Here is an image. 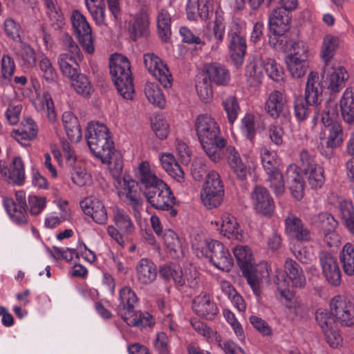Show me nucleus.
I'll list each match as a JSON object with an SVG mask.
<instances>
[{
  "label": "nucleus",
  "instance_id": "obj_1",
  "mask_svg": "<svg viewBox=\"0 0 354 354\" xmlns=\"http://www.w3.org/2000/svg\"><path fill=\"white\" fill-rule=\"evenodd\" d=\"M137 181L123 178L124 189L127 191L126 196L132 206L135 216L140 214L139 209L142 202L134 189L139 185L147 203L154 209L169 211V214L174 217L178 211L173 207L176 198L169 187L158 178L151 168L149 162L142 161L136 169Z\"/></svg>",
  "mask_w": 354,
  "mask_h": 354
},
{
  "label": "nucleus",
  "instance_id": "obj_2",
  "mask_svg": "<svg viewBox=\"0 0 354 354\" xmlns=\"http://www.w3.org/2000/svg\"><path fill=\"white\" fill-rule=\"evenodd\" d=\"M194 130L208 158L214 163L220 162L221 151L226 147L227 141L222 137L216 120L209 114H200L195 119Z\"/></svg>",
  "mask_w": 354,
  "mask_h": 354
},
{
  "label": "nucleus",
  "instance_id": "obj_3",
  "mask_svg": "<svg viewBox=\"0 0 354 354\" xmlns=\"http://www.w3.org/2000/svg\"><path fill=\"white\" fill-rule=\"evenodd\" d=\"M110 73L118 93L123 98L131 100L134 93L130 63L120 55H112L109 63Z\"/></svg>",
  "mask_w": 354,
  "mask_h": 354
},
{
  "label": "nucleus",
  "instance_id": "obj_4",
  "mask_svg": "<svg viewBox=\"0 0 354 354\" xmlns=\"http://www.w3.org/2000/svg\"><path fill=\"white\" fill-rule=\"evenodd\" d=\"M85 137L91 151L98 159L108 160L109 153L114 149L106 126L98 122L88 124Z\"/></svg>",
  "mask_w": 354,
  "mask_h": 354
},
{
  "label": "nucleus",
  "instance_id": "obj_5",
  "mask_svg": "<svg viewBox=\"0 0 354 354\" xmlns=\"http://www.w3.org/2000/svg\"><path fill=\"white\" fill-rule=\"evenodd\" d=\"M285 273L277 272L275 283L281 294L286 296L291 286L302 288L306 284V277L299 265L290 258H287L284 263Z\"/></svg>",
  "mask_w": 354,
  "mask_h": 354
},
{
  "label": "nucleus",
  "instance_id": "obj_6",
  "mask_svg": "<svg viewBox=\"0 0 354 354\" xmlns=\"http://www.w3.org/2000/svg\"><path fill=\"white\" fill-rule=\"evenodd\" d=\"M224 185L220 174L212 170L208 172L201 192L203 204L208 209L218 207L223 199Z\"/></svg>",
  "mask_w": 354,
  "mask_h": 354
},
{
  "label": "nucleus",
  "instance_id": "obj_7",
  "mask_svg": "<svg viewBox=\"0 0 354 354\" xmlns=\"http://www.w3.org/2000/svg\"><path fill=\"white\" fill-rule=\"evenodd\" d=\"M290 17L286 9L277 8L272 10L269 16V26L273 37L270 38V44L276 49L283 48V34L289 30Z\"/></svg>",
  "mask_w": 354,
  "mask_h": 354
},
{
  "label": "nucleus",
  "instance_id": "obj_8",
  "mask_svg": "<svg viewBox=\"0 0 354 354\" xmlns=\"http://www.w3.org/2000/svg\"><path fill=\"white\" fill-rule=\"evenodd\" d=\"M205 253L203 250L198 252L196 254L198 257L205 255L210 262L217 268L229 272L233 267V259L227 248L221 242L215 240L206 241L205 243Z\"/></svg>",
  "mask_w": 354,
  "mask_h": 354
},
{
  "label": "nucleus",
  "instance_id": "obj_9",
  "mask_svg": "<svg viewBox=\"0 0 354 354\" xmlns=\"http://www.w3.org/2000/svg\"><path fill=\"white\" fill-rule=\"evenodd\" d=\"M71 21L73 31L83 49L88 54L94 52L92 30L86 17L79 11L73 10Z\"/></svg>",
  "mask_w": 354,
  "mask_h": 354
},
{
  "label": "nucleus",
  "instance_id": "obj_10",
  "mask_svg": "<svg viewBox=\"0 0 354 354\" xmlns=\"http://www.w3.org/2000/svg\"><path fill=\"white\" fill-rule=\"evenodd\" d=\"M323 86L330 93H338L346 85L349 75L342 66H334L331 64H324L321 73Z\"/></svg>",
  "mask_w": 354,
  "mask_h": 354
},
{
  "label": "nucleus",
  "instance_id": "obj_11",
  "mask_svg": "<svg viewBox=\"0 0 354 354\" xmlns=\"http://www.w3.org/2000/svg\"><path fill=\"white\" fill-rule=\"evenodd\" d=\"M330 310L337 322L344 326L354 325V304L344 295H336L330 301Z\"/></svg>",
  "mask_w": 354,
  "mask_h": 354
},
{
  "label": "nucleus",
  "instance_id": "obj_12",
  "mask_svg": "<svg viewBox=\"0 0 354 354\" xmlns=\"http://www.w3.org/2000/svg\"><path fill=\"white\" fill-rule=\"evenodd\" d=\"M300 160L311 188H320L325 180L324 169L315 162L314 158L306 150L301 151Z\"/></svg>",
  "mask_w": 354,
  "mask_h": 354
},
{
  "label": "nucleus",
  "instance_id": "obj_13",
  "mask_svg": "<svg viewBox=\"0 0 354 354\" xmlns=\"http://www.w3.org/2000/svg\"><path fill=\"white\" fill-rule=\"evenodd\" d=\"M144 64L148 71L165 88L171 87L172 76L166 64L154 53L144 55Z\"/></svg>",
  "mask_w": 354,
  "mask_h": 354
},
{
  "label": "nucleus",
  "instance_id": "obj_14",
  "mask_svg": "<svg viewBox=\"0 0 354 354\" xmlns=\"http://www.w3.org/2000/svg\"><path fill=\"white\" fill-rule=\"evenodd\" d=\"M322 274L327 282L337 287L341 283V271L336 259L326 251H320L318 255Z\"/></svg>",
  "mask_w": 354,
  "mask_h": 354
},
{
  "label": "nucleus",
  "instance_id": "obj_15",
  "mask_svg": "<svg viewBox=\"0 0 354 354\" xmlns=\"http://www.w3.org/2000/svg\"><path fill=\"white\" fill-rule=\"evenodd\" d=\"M255 211L263 216H271L274 209V201L268 190L261 185L255 186L250 194Z\"/></svg>",
  "mask_w": 354,
  "mask_h": 354
},
{
  "label": "nucleus",
  "instance_id": "obj_16",
  "mask_svg": "<svg viewBox=\"0 0 354 354\" xmlns=\"http://www.w3.org/2000/svg\"><path fill=\"white\" fill-rule=\"evenodd\" d=\"M80 207L84 213L92 218L97 224L104 225L108 221L106 208L100 198L91 196L80 201Z\"/></svg>",
  "mask_w": 354,
  "mask_h": 354
},
{
  "label": "nucleus",
  "instance_id": "obj_17",
  "mask_svg": "<svg viewBox=\"0 0 354 354\" xmlns=\"http://www.w3.org/2000/svg\"><path fill=\"white\" fill-rule=\"evenodd\" d=\"M192 308L196 315L207 319H212L218 312L212 297L205 292L194 297Z\"/></svg>",
  "mask_w": 354,
  "mask_h": 354
},
{
  "label": "nucleus",
  "instance_id": "obj_18",
  "mask_svg": "<svg viewBox=\"0 0 354 354\" xmlns=\"http://www.w3.org/2000/svg\"><path fill=\"white\" fill-rule=\"evenodd\" d=\"M0 172L10 184L23 185L25 179V170L21 158L15 157L9 167L5 165L4 161H0Z\"/></svg>",
  "mask_w": 354,
  "mask_h": 354
},
{
  "label": "nucleus",
  "instance_id": "obj_19",
  "mask_svg": "<svg viewBox=\"0 0 354 354\" xmlns=\"http://www.w3.org/2000/svg\"><path fill=\"white\" fill-rule=\"evenodd\" d=\"M286 180L292 196L297 200L303 198L305 183L296 165H290L286 170Z\"/></svg>",
  "mask_w": 354,
  "mask_h": 354
},
{
  "label": "nucleus",
  "instance_id": "obj_20",
  "mask_svg": "<svg viewBox=\"0 0 354 354\" xmlns=\"http://www.w3.org/2000/svg\"><path fill=\"white\" fill-rule=\"evenodd\" d=\"M265 109L274 119L284 115L288 111V105L283 94L279 91H272L266 102Z\"/></svg>",
  "mask_w": 354,
  "mask_h": 354
},
{
  "label": "nucleus",
  "instance_id": "obj_21",
  "mask_svg": "<svg viewBox=\"0 0 354 354\" xmlns=\"http://www.w3.org/2000/svg\"><path fill=\"white\" fill-rule=\"evenodd\" d=\"M242 272L254 293L257 296H259L263 280L264 279H266L269 277L268 269L266 267H260L258 268L252 265L243 270Z\"/></svg>",
  "mask_w": 354,
  "mask_h": 354
},
{
  "label": "nucleus",
  "instance_id": "obj_22",
  "mask_svg": "<svg viewBox=\"0 0 354 354\" xmlns=\"http://www.w3.org/2000/svg\"><path fill=\"white\" fill-rule=\"evenodd\" d=\"M136 277L137 281L142 285L152 283L157 277V268L148 259H141L136 266Z\"/></svg>",
  "mask_w": 354,
  "mask_h": 354
},
{
  "label": "nucleus",
  "instance_id": "obj_23",
  "mask_svg": "<svg viewBox=\"0 0 354 354\" xmlns=\"http://www.w3.org/2000/svg\"><path fill=\"white\" fill-rule=\"evenodd\" d=\"M265 72V60L261 57H253L246 66L245 77L251 86H258L262 83Z\"/></svg>",
  "mask_w": 354,
  "mask_h": 354
},
{
  "label": "nucleus",
  "instance_id": "obj_24",
  "mask_svg": "<svg viewBox=\"0 0 354 354\" xmlns=\"http://www.w3.org/2000/svg\"><path fill=\"white\" fill-rule=\"evenodd\" d=\"M213 11V0H188L187 15L189 20H194L196 14L203 20L209 18Z\"/></svg>",
  "mask_w": 354,
  "mask_h": 354
},
{
  "label": "nucleus",
  "instance_id": "obj_25",
  "mask_svg": "<svg viewBox=\"0 0 354 354\" xmlns=\"http://www.w3.org/2000/svg\"><path fill=\"white\" fill-rule=\"evenodd\" d=\"M225 157L227 165L238 178L243 180L246 178L248 169L243 162L239 151L233 146H227L225 150Z\"/></svg>",
  "mask_w": 354,
  "mask_h": 354
},
{
  "label": "nucleus",
  "instance_id": "obj_26",
  "mask_svg": "<svg viewBox=\"0 0 354 354\" xmlns=\"http://www.w3.org/2000/svg\"><path fill=\"white\" fill-rule=\"evenodd\" d=\"M38 133L37 127L34 120L28 117L24 118L21 123V127L11 132V136L22 145L24 142L32 140L36 138Z\"/></svg>",
  "mask_w": 354,
  "mask_h": 354
},
{
  "label": "nucleus",
  "instance_id": "obj_27",
  "mask_svg": "<svg viewBox=\"0 0 354 354\" xmlns=\"http://www.w3.org/2000/svg\"><path fill=\"white\" fill-rule=\"evenodd\" d=\"M205 71L208 80L218 86L228 85L231 76L230 71L223 65L213 62L205 66Z\"/></svg>",
  "mask_w": 354,
  "mask_h": 354
},
{
  "label": "nucleus",
  "instance_id": "obj_28",
  "mask_svg": "<svg viewBox=\"0 0 354 354\" xmlns=\"http://www.w3.org/2000/svg\"><path fill=\"white\" fill-rule=\"evenodd\" d=\"M83 59V56L62 53L57 58L59 69L64 75L72 78L75 77L78 72L79 63Z\"/></svg>",
  "mask_w": 354,
  "mask_h": 354
},
{
  "label": "nucleus",
  "instance_id": "obj_29",
  "mask_svg": "<svg viewBox=\"0 0 354 354\" xmlns=\"http://www.w3.org/2000/svg\"><path fill=\"white\" fill-rule=\"evenodd\" d=\"M120 301L117 308L118 314L121 317H125L127 315L132 313L138 298L131 288L125 286L120 290Z\"/></svg>",
  "mask_w": 354,
  "mask_h": 354
},
{
  "label": "nucleus",
  "instance_id": "obj_30",
  "mask_svg": "<svg viewBox=\"0 0 354 354\" xmlns=\"http://www.w3.org/2000/svg\"><path fill=\"white\" fill-rule=\"evenodd\" d=\"M339 107L344 122H354V88L348 87L344 91L340 100Z\"/></svg>",
  "mask_w": 354,
  "mask_h": 354
},
{
  "label": "nucleus",
  "instance_id": "obj_31",
  "mask_svg": "<svg viewBox=\"0 0 354 354\" xmlns=\"http://www.w3.org/2000/svg\"><path fill=\"white\" fill-rule=\"evenodd\" d=\"M322 90L319 83L318 73L310 72L308 75L304 97L317 106L322 100Z\"/></svg>",
  "mask_w": 354,
  "mask_h": 354
},
{
  "label": "nucleus",
  "instance_id": "obj_32",
  "mask_svg": "<svg viewBox=\"0 0 354 354\" xmlns=\"http://www.w3.org/2000/svg\"><path fill=\"white\" fill-rule=\"evenodd\" d=\"M62 122L68 139L73 142H78L82 138V131L78 119L70 111L62 115Z\"/></svg>",
  "mask_w": 354,
  "mask_h": 354
},
{
  "label": "nucleus",
  "instance_id": "obj_33",
  "mask_svg": "<svg viewBox=\"0 0 354 354\" xmlns=\"http://www.w3.org/2000/svg\"><path fill=\"white\" fill-rule=\"evenodd\" d=\"M283 48L282 51H289L290 53L286 57L297 58L299 60L307 61L308 58V47L302 41L287 39L286 37L283 41Z\"/></svg>",
  "mask_w": 354,
  "mask_h": 354
},
{
  "label": "nucleus",
  "instance_id": "obj_34",
  "mask_svg": "<svg viewBox=\"0 0 354 354\" xmlns=\"http://www.w3.org/2000/svg\"><path fill=\"white\" fill-rule=\"evenodd\" d=\"M160 160L163 169L177 182L184 181V172L171 153H162Z\"/></svg>",
  "mask_w": 354,
  "mask_h": 354
},
{
  "label": "nucleus",
  "instance_id": "obj_35",
  "mask_svg": "<svg viewBox=\"0 0 354 354\" xmlns=\"http://www.w3.org/2000/svg\"><path fill=\"white\" fill-rule=\"evenodd\" d=\"M230 57L236 66L241 65L246 52V42L243 37H228Z\"/></svg>",
  "mask_w": 354,
  "mask_h": 354
},
{
  "label": "nucleus",
  "instance_id": "obj_36",
  "mask_svg": "<svg viewBox=\"0 0 354 354\" xmlns=\"http://www.w3.org/2000/svg\"><path fill=\"white\" fill-rule=\"evenodd\" d=\"M113 220L116 227L122 232L131 234L134 230V224L124 209L116 206L113 208Z\"/></svg>",
  "mask_w": 354,
  "mask_h": 354
},
{
  "label": "nucleus",
  "instance_id": "obj_37",
  "mask_svg": "<svg viewBox=\"0 0 354 354\" xmlns=\"http://www.w3.org/2000/svg\"><path fill=\"white\" fill-rule=\"evenodd\" d=\"M221 231L225 232V235L228 238L234 239L238 241H242L244 235L242 230H239V225L234 216L225 214L222 216Z\"/></svg>",
  "mask_w": 354,
  "mask_h": 354
},
{
  "label": "nucleus",
  "instance_id": "obj_38",
  "mask_svg": "<svg viewBox=\"0 0 354 354\" xmlns=\"http://www.w3.org/2000/svg\"><path fill=\"white\" fill-rule=\"evenodd\" d=\"M161 237L165 246L174 257L181 258L184 256V250L179 238L173 230H165Z\"/></svg>",
  "mask_w": 354,
  "mask_h": 354
},
{
  "label": "nucleus",
  "instance_id": "obj_39",
  "mask_svg": "<svg viewBox=\"0 0 354 354\" xmlns=\"http://www.w3.org/2000/svg\"><path fill=\"white\" fill-rule=\"evenodd\" d=\"M339 261L344 273L354 275V245L351 243H346L342 248Z\"/></svg>",
  "mask_w": 354,
  "mask_h": 354
},
{
  "label": "nucleus",
  "instance_id": "obj_40",
  "mask_svg": "<svg viewBox=\"0 0 354 354\" xmlns=\"http://www.w3.org/2000/svg\"><path fill=\"white\" fill-rule=\"evenodd\" d=\"M123 320L131 326L140 328L151 327L153 324L152 316L147 312L132 310V313L122 317Z\"/></svg>",
  "mask_w": 354,
  "mask_h": 354
},
{
  "label": "nucleus",
  "instance_id": "obj_41",
  "mask_svg": "<svg viewBox=\"0 0 354 354\" xmlns=\"http://www.w3.org/2000/svg\"><path fill=\"white\" fill-rule=\"evenodd\" d=\"M157 28L158 35L162 41H166L171 36V16L165 9H161L157 15Z\"/></svg>",
  "mask_w": 354,
  "mask_h": 354
},
{
  "label": "nucleus",
  "instance_id": "obj_42",
  "mask_svg": "<svg viewBox=\"0 0 354 354\" xmlns=\"http://www.w3.org/2000/svg\"><path fill=\"white\" fill-rule=\"evenodd\" d=\"M15 50L16 55L21 59L26 67L32 68L35 66L36 53L30 45L20 41L15 48Z\"/></svg>",
  "mask_w": 354,
  "mask_h": 354
},
{
  "label": "nucleus",
  "instance_id": "obj_43",
  "mask_svg": "<svg viewBox=\"0 0 354 354\" xmlns=\"http://www.w3.org/2000/svg\"><path fill=\"white\" fill-rule=\"evenodd\" d=\"M148 17L145 15L136 17L129 24V32L131 37L136 40L138 37H145L149 33Z\"/></svg>",
  "mask_w": 354,
  "mask_h": 354
},
{
  "label": "nucleus",
  "instance_id": "obj_44",
  "mask_svg": "<svg viewBox=\"0 0 354 354\" xmlns=\"http://www.w3.org/2000/svg\"><path fill=\"white\" fill-rule=\"evenodd\" d=\"M339 39L337 37L332 35H326L323 39L321 57L326 64H330L334 53L337 48Z\"/></svg>",
  "mask_w": 354,
  "mask_h": 354
},
{
  "label": "nucleus",
  "instance_id": "obj_45",
  "mask_svg": "<svg viewBox=\"0 0 354 354\" xmlns=\"http://www.w3.org/2000/svg\"><path fill=\"white\" fill-rule=\"evenodd\" d=\"M311 223L323 232L335 230L337 225L336 220L328 212H322L315 215L312 218Z\"/></svg>",
  "mask_w": 354,
  "mask_h": 354
},
{
  "label": "nucleus",
  "instance_id": "obj_46",
  "mask_svg": "<svg viewBox=\"0 0 354 354\" xmlns=\"http://www.w3.org/2000/svg\"><path fill=\"white\" fill-rule=\"evenodd\" d=\"M261 160L266 173L279 169L278 156L275 151L263 147L260 151Z\"/></svg>",
  "mask_w": 354,
  "mask_h": 354
},
{
  "label": "nucleus",
  "instance_id": "obj_47",
  "mask_svg": "<svg viewBox=\"0 0 354 354\" xmlns=\"http://www.w3.org/2000/svg\"><path fill=\"white\" fill-rule=\"evenodd\" d=\"M145 93L148 100L153 104L163 108L166 101L162 90L155 83L148 82L145 84Z\"/></svg>",
  "mask_w": 354,
  "mask_h": 354
},
{
  "label": "nucleus",
  "instance_id": "obj_48",
  "mask_svg": "<svg viewBox=\"0 0 354 354\" xmlns=\"http://www.w3.org/2000/svg\"><path fill=\"white\" fill-rule=\"evenodd\" d=\"M70 79L72 86L77 93L84 97L91 95L93 91V86L86 75L77 72L75 77Z\"/></svg>",
  "mask_w": 354,
  "mask_h": 354
},
{
  "label": "nucleus",
  "instance_id": "obj_49",
  "mask_svg": "<svg viewBox=\"0 0 354 354\" xmlns=\"http://www.w3.org/2000/svg\"><path fill=\"white\" fill-rule=\"evenodd\" d=\"M109 157L110 158L106 160L104 159L100 160L103 163L109 165V168L112 176L117 180H119L120 176L123 169V162L121 154L113 149L111 151V153H109Z\"/></svg>",
  "mask_w": 354,
  "mask_h": 354
},
{
  "label": "nucleus",
  "instance_id": "obj_50",
  "mask_svg": "<svg viewBox=\"0 0 354 354\" xmlns=\"http://www.w3.org/2000/svg\"><path fill=\"white\" fill-rule=\"evenodd\" d=\"M341 217L350 233L354 235V207L348 201L339 203Z\"/></svg>",
  "mask_w": 354,
  "mask_h": 354
},
{
  "label": "nucleus",
  "instance_id": "obj_51",
  "mask_svg": "<svg viewBox=\"0 0 354 354\" xmlns=\"http://www.w3.org/2000/svg\"><path fill=\"white\" fill-rule=\"evenodd\" d=\"M315 105L311 103L306 97L297 96L294 100V113L296 118L299 121H304L309 116V106Z\"/></svg>",
  "mask_w": 354,
  "mask_h": 354
},
{
  "label": "nucleus",
  "instance_id": "obj_52",
  "mask_svg": "<svg viewBox=\"0 0 354 354\" xmlns=\"http://www.w3.org/2000/svg\"><path fill=\"white\" fill-rule=\"evenodd\" d=\"M259 118L252 114H246L242 119L241 129L246 138L253 142L259 127Z\"/></svg>",
  "mask_w": 354,
  "mask_h": 354
},
{
  "label": "nucleus",
  "instance_id": "obj_53",
  "mask_svg": "<svg viewBox=\"0 0 354 354\" xmlns=\"http://www.w3.org/2000/svg\"><path fill=\"white\" fill-rule=\"evenodd\" d=\"M48 9V15L55 29L62 28L64 25V16L57 8L56 0H42Z\"/></svg>",
  "mask_w": 354,
  "mask_h": 354
},
{
  "label": "nucleus",
  "instance_id": "obj_54",
  "mask_svg": "<svg viewBox=\"0 0 354 354\" xmlns=\"http://www.w3.org/2000/svg\"><path fill=\"white\" fill-rule=\"evenodd\" d=\"M288 70L294 78H301L308 69L307 61L299 60L297 58L286 57Z\"/></svg>",
  "mask_w": 354,
  "mask_h": 354
},
{
  "label": "nucleus",
  "instance_id": "obj_55",
  "mask_svg": "<svg viewBox=\"0 0 354 354\" xmlns=\"http://www.w3.org/2000/svg\"><path fill=\"white\" fill-rule=\"evenodd\" d=\"M233 253L237 259L241 270L254 265L251 251L248 246H236L233 250Z\"/></svg>",
  "mask_w": 354,
  "mask_h": 354
},
{
  "label": "nucleus",
  "instance_id": "obj_56",
  "mask_svg": "<svg viewBox=\"0 0 354 354\" xmlns=\"http://www.w3.org/2000/svg\"><path fill=\"white\" fill-rule=\"evenodd\" d=\"M329 134L326 142V147L334 149L339 147L343 142V131L339 123H335L328 127Z\"/></svg>",
  "mask_w": 354,
  "mask_h": 354
},
{
  "label": "nucleus",
  "instance_id": "obj_57",
  "mask_svg": "<svg viewBox=\"0 0 354 354\" xmlns=\"http://www.w3.org/2000/svg\"><path fill=\"white\" fill-rule=\"evenodd\" d=\"M270 187L273 190L276 196H281L285 190L284 181L283 175L279 169L272 171V172L267 173Z\"/></svg>",
  "mask_w": 354,
  "mask_h": 354
},
{
  "label": "nucleus",
  "instance_id": "obj_58",
  "mask_svg": "<svg viewBox=\"0 0 354 354\" xmlns=\"http://www.w3.org/2000/svg\"><path fill=\"white\" fill-rule=\"evenodd\" d=\"M39 65L43 77L47 82L53 83L56 81L57 74L50 60L48 57H43L39 60Z\"/></svg>",
  "mask_w": 354,
  "mask_h": 354
},
{
  "label": "nucleus",
  "instance_id": "obj_59",
  "mask_svg": "<svg viewBox=\"0 0 354 354\" xmlns=\"http://www.w3.org/2000/svg\"><path fill=\"white\" fill-rule=\"evenodd\" d=\"M3 26L4 31L10 39L15 41H21V28L17 22L12 18H8L5 20Z\"/></svg>",
  "mask_w": 354,
  "mask_h": 354
},
{
  "label": "nucleus",
  "instance_id": "obj_60",
  "mask_svg": "<svg viewBox=\"0 0 354 354\" xmlns=\"http://www.w3.org/2000/svg\"><path fill=\"white\" fill-rule=\"evenodd\" d=\"M209 82L207 78L197 82L196 88L198 95L204 102H209L213 97V91Z\"/></svg>",
  "mask_w": 354,
  "mask_h": 354
},
{
  "label": "nucleus",
  "instance_id": "obj_61",
  "mask_svg": "<svg viewBox=\"0 0 354 354\" xmlns=\"http://www.w3.org/2000/svg\"><path fill=\"white\" fill-rule=\"evenodd\" d=\"M222 104L227 113L229 122L232 124L236 120L239 111L236 98L232 96L229 97L223 101Z\"/></svg>",
  "mask_w": 354,
  "mask_h": 354
},
{
  "label": "nucleus",
  "instance_id": "obj_62",
  "mask_svg": "<svg viewBox=\"0 0 354 354\" xmlns=\"http://www.w3.org/2000/svg\"><path fill=\"white\" fill-rule=\"evenodd\" d=\"M315 319L323 332L333 326L336 322L335 318L326 310L319 309L315 313Z\"/></svg>",
  "mask_w": 354,
  "mask_h": 354
},
{
  "label": "nucleus",
  "instance_id": "obj_63",
  "mask_svg": "<svg viewBox=\"0 0 354 354\" xmlns=\"http://www.w3.org/2000/svg\"><path fill=\"white\" fill-rule=\"evenodd\" d=\"M265 71L274 81L279 82L283 80V68L273 59L265 61Z\"/></svg>",
  "mask_w": 354,
  "mask_h": 354
},
{
  "label": "nucleus",
  "instance_id": "obj_64",
  "mask_svg": "<svg viewBox=\"0 0 354 354\" xmlns=\"http://www.w3.org/2000/svg\"><path fill=\"white\" fill-rule=\"evenodd\" d=\"M151 128L155 134L160 139H165L169 133V124L165 119L154 118L151 120Z\"/></svg>",
  "mask_w": 354,
  "mask_h": 354
}]
</instances>
